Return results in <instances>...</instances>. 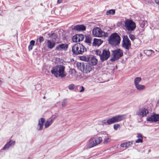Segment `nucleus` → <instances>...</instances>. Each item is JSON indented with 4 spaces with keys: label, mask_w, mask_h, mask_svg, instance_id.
Masks as SVG:
<instances>
[{
    "label": "nucleus",
    "mask_w": 159,
    "mask_h": 159,
    "mask_svg": "<svg viewBox=\"0 0 159 159\" xmlns=\"http://www.w3.org/2000/svg\"><path fill=\"white\" fill-rule=\"evenodd\" d=\"M95 53L97 55L99 56H100H100L102 54L101 50L98 49L96 50L95 51Z\"/></svg>",
    "instance_id": "obj_36"
},
{
    "label": "nucleus",
    "mask_w": 159,
    "mask_h": 159,
    "mask_svg": "<svg viewBox=\"0 0 159 159\" xmlns=\"http://www.w3.org/2000/svg\"><path fill=\"white\" fill-rule=\"evenodd\" d=\"M122 46L126 49H129L130 47L131 44L128 37L127 36H123V37Z\"/></svg>",
    "instance_id": "obj_11"
},
{
    "label": "nucleus",
    "mask_w": 159,
    "mask_h": 159,
    "mask_svg": "<svg viewBox=\"0 0 159 159\" xmlns=\"http://www.w3.org/2000/svg\"><path fill=\"white\" fill-rule=\"evenodd\" d=\"M2 83V81H1V80H0V85L1 84V83Z\"/></svg>",
    "instance_id": "obj_48"
},
{
    "label": "nucleus",
    "mask_w": 159,
    "mask_h": 159,
    "mask_svg": "<svg viewBox=\"0 0 159 159\" xmlns=\"http://www.w3.org/2000/svg\"><path fill=\"white\" fill-rule=\"evenodd\" d=\"M68 48V44H62L57 46L55 48V50L59 51H62L63 50L66 51L67 50Z\"/></svg>",
    "instance_id": "obj_15"
},
{
    "label": "nucleus",
    "mask_w": 159,
    "mask_h": 159,
    "mask_svg": "<svg viewBox=\"0 0 159 159\" xmlns=\"http://www.w3.org/2000/svg\"><path fill=\"white\" fill-rule=\"evenodd\" d=\"M55 45L56 43L54 41H51L49 40H47V45L48 48L52 49Z\"/></svg>",
    "instance_id": "obj_20"
},
{
    "label": "nucleus",
    "mask_w": 159,
    "mask_h": 159,
    "mask_svg": "<svg viewBox=\"0 0 159 159\" xmlns=\"http://www.w3.org/2000/svg\"><path fill=\"white\" fill-rule=\"evenodd\" d=\"M82 69L83 72L85 74L89 73L92 70V67L90 64L88 63H80L79 64Z\"/></svg>",
    "instance_id": "obj_9"
},
{
    "label": "nucleus",
    "mask_w": 159,
    "mask_h": 159,
    "mask_svg": "<svg viewBox=\"0 0 159 159\" xmlns=\"http://www.w3.org/2000/svg\"><path fill=\"white\" fill-rule=\"evenodd\" d=\"M92 33L95 37H106L107 35V33L103 32L101 29L98 27L94 28L93 30Z\"/></svg>",
    "instance_id": "obj_8"
},
{
    "label": "nucleus",
    "mask_w": 159,
    "mask_h": 159,
    "mask_svg": "<svg viewBox=\"0 0 159 159\" xmlns=\"http://www.w3.org/2000/svg\"><path fill=\"white\" fill-rule=\"evenodd\" d=\"M147 120L151 122H157L159 121V114H154L147 118Z\"/></svg>",
    "instance_id": "obj_13"
},
{
    "label": "nucleus",
    "mask_w": 159,
    "mask_h": 159,
    "mask_svg": "<svg viewBox=\"0 0 159 159\" xmlns=\"http://www.w3.org/2000/svg\"><path fill=\"white\" fill-rule=\"evenodd\" d=\"M110 53L108 49L103 50L100 56V59L102 62L107 60L109 57Z\"/></svg>",
    "instance_id": "obj_10"
},
{
    "label": "nucleus",
    "mask_w": 159,
    "mask_h": 159,
    "mask_svg": "<svg viewBox=\"0 0 159 159\" xmlns=\"http://www.w3.org/2000/svg\"><path fill=\"white\" fill-rule=\"evenodd\" d=\"M80 90H79V92L81 93L84 91V87L83 86H80Z\"/></svg>",
    "instance_id": "obj_43"
},
{
    "label": "nucleus",
    "mask_w": 159,
    "mask_h": 159,
    "mask_svg": "<svg viewBox=\"0 0 159 159\" xmlns=\"http://www.w3.org/2000/svg\"><path fill=\"white\" fill-rule=\"evenodd\" d=\"M78 65H79L78 64H77V66Z\"/></svg>",
    "instance_id": "obj_50"
},
{
    "label": "nucleus",
    "mask_w": 159,
    "mask_h": 159,
    "mask_svg": "<svg viewBox=\"0 0 159 159\" xmlns=\"http://www.w3.org/2000/svg\"><path fill=\"white\" fill-rule=\"evenodd\" d=\"M69 72V75L68 76V77L70 79H72L75 76V70L73 69H70Z\"/></svg>",
    "instance_id": "obj_24"
},
{
    "label": "nucleus",
    "mask_w": 159,
    "mask_h": 159,
    "mask_svg": "<svg viewBox=\"0 0 159 159\" xmlns=\"http://www.w3.org/2000/svg\"><path fill=\"white\" fill-rule=\"evenodd\" d=\"M39 42L40 43L43 42L44 41V39L43 36H40L39 38Z\"/></svg>",
    "instance_id": "obj_41"
},
{
    "label": "nucleus",
    "mask_w": 159,
    "mask_h": 159,
    "mask_svg": "<svg viewBox=\"0 0 159 159\" xmlns=\"http://www.w3.org/2000/svg\"><path fill=\"white\" fill-rule=\"evenodd\" d=\"M125 115H118L113 117L107 121L105 120L102 121V123L104 124L107 123L108 125H111L114 123L119 122L125 119Z\"/></svg>",
    "instance_id": "obj_3"
},
{
    "label": "nucleus",
    "mask_w": 159,
    "mask_h": 159,
    "mask_svg": "<svg viewBox=\"0 0 159 159\" xmlns=\"http://www.w3.org/2000/svg\"><path fill=\"white\" fill-rule=\"evenodd\" d=\"M78 38L79 41H82L84 39V35L82 34H77Z\"/></svg>",
    "instance_id": "obj_34"
},
{
    "label": "nucleus",
    "mask_w": 159,
    "mask_h": 159,
    "mask_svg": "<svg viewBox=\"0 0 159 159\" xmlns=\"http://www.w3.org/2000/svg\"><path fill=\"white\" fill-rule=\"evenodd\" d=\"M136 137L138 138V139L136 140V143H142L143 142V137L141 134L137 133L136 135Z\"/></svg>",
    "instance_id": "obj_23"
},
{
    "label": "nucleus",
    "mask_w": 159,
    "mask_h": 159,
    "mask_svg": "<svg viewBox=\"0 0 159 159\" xmlns=\"http://www.w3.org/2000/svg\"><path fill=\"white\" fill-rule=\"evenodd\" d=\"M133 141L129 142L127 143H125L121 144L120 147H126L127 148L133 144Z\"/></svg>",
    "instance_id": "obj_25"
},
{
    "label": "nucleus",
    "mask_w": 159,
    "mask_h": 159,
    "mask_svg": "<svg viewBox=\"0 0 159 159\" xmlns=\"http://www.w3.org/2000/svg\"><path fill=\"white\" fill-rule=\"evenodd\" d=\"M153 52H154V51L152 50H145L144 51V53L148 56H150Z\"/></svg>",
    "instance_id": "obj_29"
},
{
    "label": "nucleus",
    "mask_w": 159,
    "mask_h": 159,
    "mask_svg": "<svg viewBox=\"0 0 159 159\" xmlns=\"http://www.w3.org/2000/svg\"><path fill=\"white\" fill-rule=\"evenodd\" d=\"M72 30L76 31H84L86 30V27L83 25H75L72 28Z\"/></svg>",
    "instance_id": "obj_18"
},
{
    "label": "nucleus",
    "mask_w": 159,
    "mask_h": 159,
    "mask_svg": "<svg viewBox=\"0 0 159 159\" xmlns=\"http://www.w3.org/2000/svg\"><path fill=\"white\" fill-rule=\"evenodd\" d=\"M45 120L44 118H41L39 120L38 123L37 125L36 129L38 131H40L43 129V125L45 122Z\"/></svg>",
    "instance_id": "obj_14"
},
{
    "label": "nucleus",
    "mask_w": 159,
    "mask_h": 159,
    "mask_svg": "<svg viewBox=\"0 0 159 159\" xmlns=\"http://www.w3.org/2000/svg\"><path fill=\"white\" fill-rule=\"evenodd\" d=\"M102 141V137H92L87 141V144L84 148L85 149H88L94 147L100 144Z\"/></svg>",
    "instance_id": "obj_2"
},
{
    "label": "nucleus",
    "mask_w": 159,
    "mask_h": 159,
    "mask_svg": "<svg viewBox=\"0 0 159 159\" xmlns=\"http://www.w3.org/2000/svg\"><path fill=\"white\" fill-rule=\"evenodd\" d=\"M125 27L128 32L134 31L136 27L135 23L132 20L128 19L124 21Z\"/></svg>",
    "instance_id": "obj_6"
},
{
    "label": "nucleus",
    "mask_w": 159,
    "mask_h": 159,
    "mask_svg": "<svg viewBox=\"0 0 159 159\" xmlns=\"http://www.w3.org/2000/svg\"><path fill=\"white\" fill-rule=\"evenodd\" d=\"M148 112L149 111L147 109L143 108L139 109L137 111L136 114L139 117L142 118L146 116L148 113Z\"/></svg>",
    "instance_id": "obj_12"
},
{
    "label": "nucleus",
    "mask_w": 159,
    "mask_h": 159,
    "mask_svg": "<svg viewBox=\"0 0 159 159\" xmlns=\"http://www.w3.org/2000/svg\"><path fill=\"white\" fill-rule=\"evenodd\" d=\"M115 11L114 9H111L109 10H108L107 11L106 14L107 15L109 16V15H114L115 14Z\"/></svg>",
    "instance_id": "obj_31"
},
{
    "label": "nucleus",
    "mask_w": 159,
    "mask_h": 159,
    "mask_svg": "<svg viewBox=\"0 0 159 159\" xmlns=\"http://www.w3.org/2000/svg\"><path fill=\"white\" fill-rule=\"evenodd\" d=\"M57 2L58 4L61 3L62 2V0H58Z\"/></svg>",
    "instance_id": "obj_47"
},
{
    "label": "nucleus",
    "mask_w": 159,
    "mask_h": 159,
    "mask_svg": "<svg viewBox=\"0 0 159 159\" xmlns=\"http://www.w3.org/2000/svg\"><path fill=\"white\" fill-rule=\"evenodd\" d=\"M146 21H143L140 23V27L141 28V30L142 31H143L144 30L146 25Z\"/></svg>",
    "instance_id": "obj_32"
},
{
    "label": "nucleus",
    "mask_w": 159,
    "mask_h": 159,
    "mask_svg": "<svg viewBox=\"0 0 159 159\" xmlns=\"http://www.w3.org/2000/svg\"><path fill=\"white\" fill-rule=\"evenodd\" d=\"M119 127H120V125L119 124H115L113 126L114 129L115 130H117L118 128Z\"/></svg>",
    "instance_id": "obj_40"
},
{
    "label": "nucleus",
    "mask_w": 159,
    "mask_h": 159,
    "mask_svg": "<svg viewBox=\"0 0 159 159\" xmlns=\"http://www.w3.org/2000/svg\"><path fill=\"white\" fill-rule=\"evenodd\" d=\"M80 85H79V86H77L76 88H75V91H79V90H80Z\"/></svg>",
    "instance_id": "obj_42"
},
{
    "label": "nucleus",
    "mask_w": 159,
    "mask_h": 159,
    "mask_svg": "<svg viewBox=\"0 0 159 159\" xmlns=\"http://www.w3.org/2000/svg\"><path fill=\"white\" fill-rule=\"evenodd\" d=\"M121 38L119 35L117 33L112 34L108 38L109 43L112 45H118L120 43Z\"/></svg>",
    "instance_id": "obj_5"
},
{
    "label": "nucleus",
    "mask_w": 159,
    "mask_h": 159,
    "mask_svg": "<svg viewBox=\"0 0 159 159\" xmlns=\"http://www.w3.org/2000/svg\"><path fill=\"white\" fill-rule=\"evenodd\" d=\"M104 136H102L103 138V143L104 144H107L110 143L111 141V136L110 135L107 134L106 132L103 133Z\"/></svg>",
    "instance_id": "obj_16"
},
{
    "label": "nucleus",
    "mask_w": 159,
    "mask_h": 159,
    "mask_svg": "<svg viewBox=\"0 0 159 159\" xmlns=\"http://www.w3.org/2000/svg\"><path fill=\"white\" fill-rule=\"evenodd\" d=\"M35 42L33 40H31L30 42V45L34 46V45Z\"/></svg>",
    "instance_id": "obj_44"
},
{
    "label": "nucleus",
    "mask_w": 159,
    "mask_h": 159,
    "mask_svg": "<svg viewBox=\"0 0 159 159\" xmlns=\"http://www.w3.org/2000/svg\"><path fill=\"white\" fill-rule=\"evenodd\" d=\"M137 90L139 91H143L146 89L145 86L140 84H138L135 86Z\"/></svg>",
    "instance_id": "obj_26"
},
{
    "label": "nucleus",
    "mask_w": 159,
    "mask_h": 159,
    "mask_svg": "<svg viewBox=\"0 0 159 159\" xmlns=\"http://www.w3.org/2000/svg\"><path fill=\"white\" fill-rule=\"evenodd\" d=\"M112 52V57L111 59V61H112L118 60L123 56V54L122 50L120 49L113 50Z\"/></svg>",
    "instance_id": "obj_7"
},
{
    "label": "nucleus",
    "mask_w": 159,
    "mask_h": 159,
    "mask_svg": "<svg viewBox=\"0 0 159 159\" xmlns=\"http://www.w3.org/2000/svg\"><path fill=\"white\" fill-rule=\"evenodd\" d=\"M45 98V97H43V98Z\"/></svg>",
    "instance_id": "obj_49"
},
{
    "label": "nucleus",
    "mask_w": 159,
    "mask_h": 159,
    "mask_svg": "<svg viewBox=\"0 0 159 159\" xmlns=\"http://www.w3.org/2000/svg\"><path fill=\"white\" fill-rule=\"evenodd\" d=\"M142 79L140 77H136L134 80V83L135 86L139 84V83L141 82Z\"/></svg>",
    "instance_id": "obj_27"
},
{
    "label": "nucleus",
    "mask_w": 159,
    "mask_h": 159,
    "mask_svg": "<svg viewBox=\"0 0 159 159\" xmlns=\"http://www.w3.org/2000/svg\"><path fill=\"white\" fill-rule=\"evenodd\" d=\"M67 100L66 99H64L62 103V106L63 107H65L67 103Z\"/></svg>",
    "instance_id": "obj_35"
},
{
    "label": "nucleus",
    "mask_w": 159,
    "mask_h": 159,
    "mask_svg": "<svg viewBox=\"0 0 159 159\" xmlns=\"http://www.w3.org/2000/svg\"><path fill=\"white\" fill-rule=\"evenodd\" d=\"M72 40L74 42H79L78 38V37L77 34H76L72 38Z\"/></svg>",
    "instance_id": "obj_33"
},
{
    "label": "nucleus",
    "mask_w": 159,
    "mask_h": 159,
    "mask_svg": "<svg viewBox=\"0 0 159 159\" xmlns=\"http://www.w3.org/2000/svg\"><path fill=\"white\" fill-rule=\"evenodd\" d=\"M86 48L83 45L79 43L75 44L72 48L73 53L76 55L82 54L84 52H86Z\"/></svg>",
    "instance_id": "obj_4"
},
{
    "label": "nucleus",
    "mask_w": 159,
    "mask_h": 159,
    "mask_svg": "<svg viewBox=\"0 0 159 159\" xmlns=\"http://www.w3.org/2000/svg\"><path fill=\"white\" fill-rule=\"evenodd\" d=\"M89 64L90 65L94 66L96 65L98 63L97 60L94 57H90L89 59Z\"/></svg>",
    "instance_id": "obj_21"
},
{
    "label": "nucleus",
    "mask_w": 159,
    "mask_h": 159,
    "mask_svg": "<svg viewBox=\"0 0 159 159\" xmlns=\"http://www.w3.org/2000/svg\"><path fill=\"white\" fill-rule=\"evenodd\" d=\"M51 38L53 39H56L57 38V36L56 34L55 33H52L51 35H49Z\"/></svg>",
    "instance_id": "obj_38"
},
{
    "label": "nucleus",
    "mask_w": 159,
    "mask_h": 159,
    "mask_svg": "<svg viewBox=\"0 0 159 159\" xmlns=\"http://www.w3.org/2000/svg\"><path fill=\"white\" fill-rule=\"evenodd\" d=\"M154 1L156 4L159 5V0H154Z\"/></svg>",
    "instance_id": "obj_46"
},
{
    "label": "nucleus",
    "mask_w": 159,
    "mask_h": 159,
    "mask_svg": "<svg viewBox=\"0 0 159 159\" xmlns=\"http://www.w3.org/2000/svg\"><path fill=\"white\" fill-rule=\"evenodd\" d=\"M65 68L64 66L61 65H58L52 68L51 72L55 77L63 78L66 75Z\"/></svg>",
    "instance_id": "obj_1"
},
{
    "label": "nucleus",
    "mask_w": 159,
    "mask_h": 159,
    "mask_svg": "<svg viewBox=\"0 0 159 159\" xmlns=\"http://www.w3.org/2000/svg\"><path fill=\"white\" fill-rule=\"evenodd\" d=\"M15 141L12 140H10L4 146L2 150H5L8 149L11 146L14 145L15 143Z\"/></svg>",
    "instance_id": "obj_17"
},
{
    "label": "nucleus",
    "mask_w": 159,
    "mask_h": 159,
    "mask_svg": "<svg viewBox=\"0 0 159 159\" xmlns=\"http://www.w3.org/2000/svg\"><path fill=\"white\" fill-rule=\"evenodd\" d=\"M103 41L100 39H94L93 43V45L94 46H99L102 43Z\"/></svg>",
    "instance_id": "obj_22"
},
{
    "label": "nucleus",
    "mask_w": 159,
    "mask_h": 159,
    "mask_svg": "<svg viewBox=\"0 0 159 159\" xmlns=\"http://www.w3.org/2000/svg\"><path fill=\"white\" fill-rule=\"evenodd\" d=\"M92 41V39H91L90 37H86L85 42L86 43H88V44L90 45V44L91 43V42Z\"/></svg>",
    "instance_id": "obj_30"
},
{
    "label": "nucleus",
    "mask_w": 159,
    "mask_h": 159,
    "mask_svg": "<svg viewBox=\"0 0 159 159\" xmlns=\"http://www.w3.org/2000/svg\"><path fill=\"white\" fill-rule=\"evenodd\" d=\"M33 46L32 45H30H30L29 46H28V50H29V51H30L31 50L33 47Z\"/></svg>",
    "instance_id": "obj_45"
},
{
    "label": "nucleus",
    "mask_w": 159,
    "mask_h": 159,
    "mask_svg": "<svg viewBox=\"0 0 159 159\" xmlns=\"http://www.w3.org/2000/svg\"><path fill=\"white\" fill-rule=\"evenodd\" d=\"M129 37L132 41H134L135 39V36L132 34H130L129 35Z\"/></svg>",
    "instance_id": "obj_37"
},
{
    "label": "nucleus",
    "mask_w": 159,
    "mask_h": 159,
    "mask_svg": "<svg viewBox=\"0 0 159 159\" xmlns=\"http://www.w3.org/2000/svg\"><path fill=\"white\" fill-rule=\"evenodd\" d=\"M68 88L70 90L73 89L75 88V85L73 84H70L68 87Z\"/></svg>",
    "instance_id": "obj_39"
},
{
    "label": "nucleus",
    "mask_w": 159,
    "mask_h": 159,
    "mask_svg": "<svg viewBox=\"0 0 159 159\" xmlns=\"http://www.w3.org/2000/svg\"><path fill=\"white\" fill-rule=\"evenodd\" d=\"M90 57L89 56H83L80 57V59L83 61L89 62L90 59Z\"/></svg>",
    "instance_id": "obj_28"
},
{
    "label": "nucleus",
    "mask_w": 159,
    "mask_h": 159,
    "mask_svg": "<svg viewBox=\"0 0 159 159\" xmlns=\"http://www.w3.org/2000/svg\"><path fill=\"white\" fill-rule=\"evenodd\" d=\"M57 117V116H55L53 119H50L48 120L45 123V124L44 126L45 128H46L48 127L52 124L54 120Z\"/></svg>",
    "instance_id": "obj_19"
}]
</instances>
